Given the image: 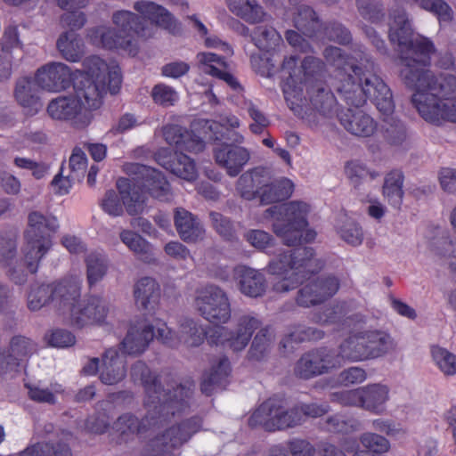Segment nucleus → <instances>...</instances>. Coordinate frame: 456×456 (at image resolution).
I'll list each match as a JSON object with an SVG mask.
<instances>
[{
	"label": "nucleus",
	"mask_w": 456,
	"mask_h": 456,
	"mask_svg": "<svg viewBox=\"0 0 456 456\" xmlns=\"http://www.w3.org/2000/svg\"><path fill=\"white\" fill-rule=\"evenodd\" d=\"M352 58L355 64L335 74V89L338 95L351 106H362L367 99L383 114H391L395 102L390 88L377 76L378 67L370 56L359 46Z\"/></svg>",
	"instance_id": "nucleus-1"
},
{
	"label": "nucleus",
	"mask_w": 456,
	"mask_h": 456,
	"mask_svg": "<svg viewBox=\"0 0 456 456\" xmlns=\"http://www.w3.org/2000/svg\"><path fill=\"white\" fill-rule=\"evenodd\" d=\"M124 171L129 178H119L117 188L128 215L142 213L146 207V191L159 200H168L170 185L160 171L139 163L126 164Z\"/></svg>",
	"instance_id": "nucleus-2"
},
{
	"label": "nucleus",
	"mask_w": 456,
	"mask_h": 456,
	"mask_svg": "<svg viewBox=\"0 0 456 456\" xmlns=\"http://www.w3.org/2000/svg\"><path fill=\"white\" fill-rule=\"evenodd\" d=\"M84 71L73 81L76 99L88 109H98L107 88L111 94L118 93L122 82L118 66H109L102 59L92 55L83 61Z\"/></svg>",
	"instance_id": "nucleus-3"
},
{
	"label": "nucleus",
	"mask_w": 456,
	"mask_h": 456,
	"mask_svg": "<svg viewBox=\"0 0 456 456\" xmlns=\"http://www.w3.org/2000/svg\"><path fill=\"white\" fill-rule=\"evenodd\" d=\"M388 38L396 51L401 65L400 71L411 69L416 65H430L436 47L431 40L415 35L411 20L403 10H395L391 14Z\"/></svg>",
	"instance_id": "nucleus-4"
},
{
	"label": "nucleus",
	"mask_w": 456,
	"mask_h": 456,
	"mask_svg": "<svg viewBox=\"0 0 456 456\" xmlns=\"http://www.w3.org/2000/svg\"><path fill=\"white\" fill-rule=\"evenodd\" d=\"M115 28L98 27L92 31L91 40L105 49H121L131 55L137 53L134 35L149 37L151 29L144 19L129 11H118L112 16Z\"/></svg>",
	"instance_id": "nucleus-5"
},
{
	"label": "nucleus",
	"mask_w": 456,
	"mask_h": 456,
	"mask_svg": "<svg viewBox=\"0 0 456 456\" xmlns=\"http://www.w3.org/2000/svg\"><path fill=\"white\" fill-rule=\"evenodd\" d=\"M429 65H416L411 69L399 71L403 85L415 90L411 96V103L419 111V101H441V104L456 99V77L452 75H436L428 69ZM428 103V102H425Z\"/></svg>",
	"instance_id": "nucleus-6"
},
{
	"label": "nucleus",
	"mask_w": 456,
	"mask_h": 456,
	"mask_svg": "<svg viewBox=\"0 0 456 456\" xmlns=\"http://www.w3.org/2000/svg\"><path fill=\"white\" fill-rule=\"evenodd\" d=\"M130 374L134 382L140 381L144 387V405L167 406L184 399L185 409L189 407V400L194 388L192 382L168 384L164 387L159 379L142 361H137L132 365Z\"/></svg>",
	"instance_id": "nucleus-7"
},
{
	"label": "nucleus",
	"mask_w": 456,
	"mask_h": 456,
	"mask_svg": "<svg viewBox=\"0 0 456 456\" xmlns=\"http://www.w3.org/2000/svg\"><path fill=\"white\" fill-rule=\"evenodd\" d=\"M144 407L146 413L142 419L131 412H125L112 423L111 428L118 436V444L127 443L134 436L143 434L150 428L167 421L175 413L185 410V403L184 399H181L179 403L167 406L159 407V405L152 404L151 406L144 405Z\"/></svg>",
	"instance_id": "nucleus-8"
},
{
	"label": "nucleus",
	"mask_w": 456,
	"mask_h": 456,
	"mask_svg": "<svg viewBox=\"0 0 456 456\" xmlns=\"http://www.w3.org/2000/svg\"><path fill=\"white\" fill-rule=\"evenodd\" d=\"M392 347L389 335L371 330L350 336L340 344L338 353L343 364L345 360L357 362L382 356Z\"/></svg>",
	"instance_id": "nucleus-9"
},
{
	"label": "nucleus",
	"mask_w": 456,
	"mask_h": 456,
	"mask_svg": "<svg viewBox=\"0 0 456 456\" xmlns=\"http://www.w3.org/2000/svg\"><path fill=\"white\" fill-rule=\"evenodd\" d=\"M287 252L291 274L273 284L276 292H288L297 288L305 279L319 272L323 266L321 260L314 257V249L310 247H298Z\"/></svg>",
	"instance_id": "nucleus-10"
},
{
	"label": "nucleus",
	"mask_w": 456,
	"mask_h": 456,
	"mask_svg": "<svg viewBox=\"0 0 456 456\" xmlns=\"http://www.w3.org/2000/svg\"><path fill=\"white\" fill-rule=\"evenodd\" d=\"M194 305L198 313L215 325L227 323L232 317L229 297L224 289L216 285H208L199 290Z\"/></svg>",
	"instance_id": "nucleus-11"
},
{
	"label": "nucleus",
	"mask_w": 456,
	"mask_h": 456,
	"mask_svg": "<svg viewBox=\"0 0 456 456\" xmlns=\"http://www.w3.org/2000/svg\"><path fill=\"white\" fill-rule=\"evenodd\" d=\"M201 426V419L195 416L166 429L160 436L151 440L149 444L152 451L151 456H175L172 451L186 443L200 429Z\"/></svg>",
	"instance_id": "nucleus-12"
},
{
	"label": "nucleus",
	"mask_w": 456,
	"mask_h": 456,
	"mask_svg": "<svg viewBox=\"0 0 456 456\" xmlns=\"http://www.w3.org/2000/svg\"><path fill=\"white\" fill-rule=\"evenodd\" d=\"M228 142L217 143L213 148V157L218 167L224 169L231 177L237 176L250 159V151L240 146L244 137L239 133H232Z\"/></svg>",
	"instance_id": "nucleus-13"
},
{
	"label": "nucleus",
	"mask_w": 456,
	"mask_h": 456,
	"mask_svg": "<svg viewBox=\"0 0 456 456\" xmlns=\"http://www.w3.org/2000/svg\"><path fill=\"white\" fill-rule=\"evenodd\" d=\"M342 365L338 353L327 347H320L305 353L297 361L294 373L302 379L329 373Z\"/></svg>",
	"instance_id": "nucleus-14"
},
{
	"label": "nucleus",
	"mask_w": 456,
	"mask_h": 456,
	"mask_svg": "<svg viewBox=\"0 0 456 456\" xmlns=\"http://www.w3.org/2000/svg\"><path fill=\"white\" fill-rule=\"evenodd\" d=\"M340 287V281L334 275L322 276L303 285L297 292L296 304L309 308L324 303L333 297Z\"/></svg>",
	"instance_id": "nucleus-15"
},
{
	"label": "nucleus",
	"mask_w": 456,
	"mask_h": 456,
	"mask_svg": "<svg viewBox=\"0 0 456 456\" xmlns=\"http://www.w3.org/2000/svg\"><path fill=\"white\" fill-rule=\"evenodd\" d=\"M109 310V304L104 298L91 296L77 304L71 311V324L77 328H83L87 325L102 323Z\"/></svg>",
	"instance_id": "nucleus-16"
},
{
	"label": "nucleus",
	"mask_w": 456,
	"mask_h": 456,
	"mask_svg": "<svg viewBox=\"0 0 456 456\" xmlns=\"http://www.w3.org/2000/svg\"><path fill=\"white\" fill-rule=\"evenodd\" d=\"M82 107L79 100L71 96H60L53 99L46 108L48 115L56 120H69L77 118V127H84L91 122L89 112L81 113Z\"/></svg>",
	"instance_id": "nucleus-17"
},
{
	"label": "nucleus",
	"mask_w": 456,
	"mask_h": 456,
	"mask_svg": "<svg viewBox=\"0 0 456 456\" xmlns=\"http://www.w3.org/2000/svg\"><path fill=\"white\" fill-rule=\"evenodd\" d=\"M37 81L43 90L61 92L69 88L72 82L70 69L62 62H52L38 69Z\"/></svg>",
	"instance_id": "nucleus-18"
},
{
	"label": "nucleus",
	"mask_w": 456,
	"mask_h": 456,
	"mask_svg": "<svg viewBox=\"0 0 456 456\" xmlns=\"http://www.w3.org/2000/svg\"><path fill=\"white\" fill-rule=\"evenodd\" d=\"M154 329V326L146 322L132 324L119 344V350L128 355L142 354L155 337Z\"/></svg>",
	"instance_id": "nucleus-19"
},
{
	"label": "nucleus",
	"mask_w": 456,
	"mask_h": 456,
	"mask_svg": "<svg viewBox=\"0 0 456 456\" xmlns=\"http://www.w3.org/2000/svg\"><path fill=\"white\" fill-rule=\"evenodd\" d=\"M40 89L36 77L34 78L22 77L16 80L14 98L28 115H36L43 107Z\"/></svg>",
	"instance_id": "nucleus-20"
},
{
	"label": "nucleus",
	"mask_w": 456,
	"mask_h": 456,
	"mask_svg": "<svg viewBox=\"0 0 456 456\" xmlns=\"http://www.w3.org/2000/svg\"><path fill=\"white\" fill-rule=\"evenodd\" d=\"M282 403L274 398H269L259 405L248 419L251 428H261L266 432L279 430Z\"/></svg>",
	"instance_id": "nucleus-21"
},
{
	"label": "nucleus",
	"mask_w": 456,
	"mask_h": 456,
	"mask_svg": "<svg viewBox=\"0 0 456 456\" xmlns=\"http://www.w3.org/2000/svg\"><path fill=\"white\" fill-rule=\"evenodd\" d=\"M53 305L60 314L67 313L71 315V311L77 306L80 297V286L73 280H61L52 283Z\"/></svg>",
	"instance_id": "nucleus-22"
},
{
	"label": "nucleus",
	"mask_w": 456,
	"mask_h": 456,
	"mask_svg": "<svg viewBox=\"0 0 456 456\" xmlns=\"http://www.w3.org/2000/svg\"><path fill=\"white\" fill-rule=\"evenodd\" d=\"M338 117L344 128L354 135L369 137L376 131V122L362 110L348 108L340 111Z\"/></svg>",
	"instance_id": "nucleus-23"
},
{
	"label": "nucleus",
	"mask_w": 456,
	"mask_h": 456,
	"mask_svg": "<svg viewBox=\"0 0 456 456\" xmlns=\"http://www.w3.org/2000/svg\"><path fill=\"white\" fill-rule=\"evenodd\" d=\"M309 207L301 201H290L286 204L273 206L265 210V216L276 217L281 224L294 227H306V215Z\"/></svg>",
	"instance_id": "nucleus-24"
},
{
	"label": "nucleus",
	"mask_w": 456,
	"mask_h": 456,
	"mask_svg": "<svg viewBox=\"0 0 456 456\" xmlns=\"http://www.w3.org/2000/svg\"><path fill=\"white\" fill-rule=\"evenodd\" d=\"M156 160L167 170L184 180L191 181L197 176L192 159L182 152L160 151L156 154Z\"/></svg>",
	"instance_id": "nucleus-25"
},
{
	"label": "nucleus",
	"mask_w": 456,
	"mask_h": 456,
	"mask_svg": "<svg viewBox=\"0 0 456 456\" xmlns=\"http://www.w3.org/2000/svg\"><path fill=\"white\" fill-rule=\"evenodd\" d=\"M174 223L177 233L186 243H196L202 240L205 229L200 220L184 208H175Z\"/></svg>",
	"instance_id": "nucleus-26"
},
{
	"label": "nucleus",
	"mask_w": 456,
	"mask_h": 456,
	"mask_svg": "<svg viewBox=\"0 0 456 456\" xmlns=\"http://www.w3.org/2000/svg\"><path fill=\"white\" fill-rule=\"evenodd\" d=\"M59 229V223L53 216H45L37 210L30 211L28 215L27 228L23 238L51 240L52 234Z\"/></svg>",
	"instance_id": "nucleus-27"
},
{
	"label": "nucleus",
	"mask_w": 456,
	"mask_h": 456,
	"mask_svg": "<svg viewBox=\"0 0 456 456\" xmlns=\"http://www.w3.org/2000/svg\"><path fill=\"white\" fill-rule=\"evenodd\" d=\"M425 102L419 101V113L426 121L434 124H439L443 120L456 123V99L444 102L443 104L437 99Z\"/></svg>",
	"instance_id": "nucleus-28"
},
{
	"label": "nucleus",
	"mask_w": 456,
	"mask_h": 456,
	"mask_svg": "<svg viewBox=\"0 0 456 456\" xmlns=\"http://www.w3.org/2000/svg\"><path fill=\"white\" fill-rule=\"evenodd\" d=\"M270 181L269 171L265 167H257L242 174L238 179L237 185L241 191V196L250 200L258 197V191H265Z\"/></svg>",
	"instance_id": "nucleus-29"
},
{
	"label": "nucleus",
	"mask_w": 456,
	"mask_h": 456,
	"mask_svg": "<svg viewBox=\"0 0 456 456\" xmlns=\"http://www.w3.org/2000/svg\"><path fill=\"white\" fill-rule=\"evenodd\" d=\"M275 335L269 326L258 330L247 351L246 360L250 362H264L270 357Z\"/></svg>",
	"instance_id": "nucleus-30"
},
{
	"label": "nucleus",
	"mask_w": 456,
	"mask_h": 456,
	"mask_svg": "<svg viewBox=\"0 0 456 456\" xmlns=\"http://www.w3.org/2000/svg\"><path fill=\"white\" fill-rule=\"evenodd\" d=\"M126 374V362L119 356L118 350L107 349L102 356L101 381L106 385H114L123 380Z\"/></svg>",
	"instance_id": "nucleus-31"
},
{
	"label": "nucleus",
	"mask_w": 456,
	"mask_h": 456,
	"mask_svg": "<svg viewBox=\"0 0 456 456\" xmlns=\"http://www.w3.org/2000/svg\"><path fill=\"white\" fill-rule=\"evenodd\" d=\"M236 273L241 293L251 297H261L265 293L266 281L259 271L247 266H239Z\"/></svg>",
	"instance_id": "nucleus-32"
},
{
	"label": "nucleus",
	"mask_w": 456,
	"mask_h": 456,
	"mask_svg": "<svg viewBox=\"0 0 456 456\" xmlns=\"http://www.w3.org/2000/svg\"><path fill=\"white\" fill-rule=\"evenodd\" d=\"M159 294V285L152 278H142L134 285V299L140 309L148 312L153 310L158 303Z\"/></svg>",
	"instance_id": "nucleus-33"
},
{
	"label": "nucleus",
	"mask_w": 456,
	"mask_h": 456,
	"mask_svg": "<svg viewBox=\"0 0 456 456\" xmlns=\"http://www.w3.org/2000/svg\"><path fill=\"white\" fill-rule=\"evenodd\" d=\"M51 246V240L24 238L23 261L29 273H36L37 272L41 259L48 252Z\"/></svg>",
	"instance_id": "nucleus-34"
},
{
	"label": "nucleus",
	"mask_w": 456,
	"mask_h": 456,
	"mask_svg": "<svg viewBox=\"0 0 456 456\" xmlns=\"http://www.w3.org/2000/svg\"><path fill=\"white\" fill-rule=\"evenodd\" d=\"M230 362L227 357H222L218 360L216 365H213L209 373L204 375L200 389L202 393L210 395L215 387L224 388L226 385V379L230 373Z\"/></svg>",
	"instance_id": "nucleus-35"
},
{
	"label": "nucleus",
	"mask_w": 456,
	"mask_h": 456,
	"mask_svg": "<svg viewBox=\"0 0 456 456\" xmlns=\"http://www.w3.org/2000/svg\"><path fill=\"white\" fill-rule=\"evenodd\" d=\"M136 12L143 16L144 19L151 20L159 27L168 28L173 24L172 14L163 6L151 1H138L134 4Z\"/></svg>",
	"instance_id": "nucleus-36"
},
{
	"label": "nucleus",
	"mask_w": 456,
	"mask_h": 456,
	"mask_svg": "<svg viewBox=\"0 0 456 456\" xmlns=\"http://www.w3.org/2000/svg\"><path fill=\"white\" fill-rule=\"evenodd\" d=\"M310 102L316 111L324 117H331L336 112V99L330 90L322 84L309 89Z\"/></svg>",
	"instance_id": "nucleus-37"
},
{
	"label": "nucleus",
	"mask_w": 456,
	"mask_h": 456,
	"mask_svg": "<svg viewBox=\"0 0 456 456\" xmlns=\"http://www.w3.org/2000/svg\"><path fill=\"white\" fill-rule=\"evenodd\" d=\"M56 46L61 55L68 61L77 62L84 55L83 40L75 32H63L60 35Z\"/></svg>",
	"instance_id": "nucleus-38"
},
{
	"label": "nucleus",
	"mask_w": 456,
	"mask_h": 456,
	"mask_svg": "<svg viewBox=\"0 0 456 456\" xmlns=\"http://www.w3.org/2000/svg\"><path fill=\"white\" fill-rule=\"evenodd\" d=\"M360 407L370 411L380 412L382 405L388 399V389L386 386L373 384L360 388Z\"/></svg>",
	"instance_id": "nucleus-39"
},
{
	"label": "nucleus",
	"mask_w": 456,
	"mask_h": 456,
	"mask_svg": "<svg viewBox=\"0 0 456 456\" xmlns=\"http://www.w3.org/2000/svg\"><path fill=\"white\" fill-rule=\"evenodd\" d=\"M293 183L290 180L283 178L271 182L265 191H258L261 204L269 205L280 202L290 197L293 191Z\"/></svg>",
	"instance_id": "nucleus-40"
},
{
	"label": "nucleus",
	"mask_w": 456,
	"mask_h": 456,
	"mask_svg": "<svg viewBox=\"0 0 456 456\" xmlns=\"http://www.w3.org/2000/svg\"><path fill=\"white\" fill-rule=\"evenodd\" d=\"M119 238L143 262L151 263L154 260L152 246L138 233L131 230H123L119 233Z\"/></svg>",
	"instance_id": "nucleus-41"
},
{
	"label": "nucleus",
	"mask_w": 456,
	"mask_h": 456,
	"mask_svg": "<svg viewBox=\"0 0 456 456\" xmlns=\"http://www.w3.org/2000/svg\"><path fill=\"white\" fill-rule=\"evenodd\" d=\"M385 115L387 117L383 119V123L381 125V134L383 139L389 145H402L408 138V129L405 124L395 117H389V114Z\"/></svg>",
	"instance_id": "nucleus-42"
},
{
	"label": "nucleus",
	"mask_w": 456,
	"mask_h": 456,
	"mask_svg": "<svg viewBox=\"0 0 456 456\" xmlns=\"http://www.w3.org/2000/svg\"><path fill=\"white\" fill-rule=\"evenodd\" d=\"M85 264L87 283L92 288L106 275L109 268L108 260L102 253L93 251L86 256Z\"/></svg>",
	"instance_id": "nucleus-43"
},
{
	"label": "nucleus",
	"mask_w": 456,
	"mask_h": 456,
	"mask_svg": "<svg viewBox=\"0 0 456 456\" xmlns=\"http://www.w3.org/2000/svg\"><path fill=\"white\" fill-rule=\"evenodd\" d=\"M53 304L52 283L34 282L29 285L27 292V306L30 311H39Z\"/></svg>",
	"instance_id": "nucleus-44"
},
{
	"label": "nucleus",
	"mask_w": 456,
	"mask_h": 456,
	"mask_svg": "<svg viewBox=\"0 0 456 456\" xmlns=\"http://www.w3.org/2000/svg\"><path fill=\"white\" fill-rule=\"evenodd\" d=\"M403 175L401 171L394 170L387 174L383 184V195L395 208L400 207L403 191Z\"/></svg>",
	"instance_id": "nucleus-45"
},
{
	"label": "nucleus",
	"mask_w": 456,
	"mask_h": 456,
	"mask_svg": "<svg viewBox=\"0 0 456 456\" xmlns=\"http://www.w3.org/2000/svg\"><path fill=\"white\" fill-rule=\"evenodd\" d=\"M295 27L307 37H313L321 28V22L315 12L307 5H301L294 18Z\"/></svg>",
	"instance_id": "nucleus-46"
},
{
	"label": "nucleus",
	"mask_w": 456,
	"mask_h": 456,
	"mask_svg": "<svg viewBox=\"0 0 456 456\" xmlns=\"http://www.w3.org/2000/svg\"><path fill=\"white\" fill-rule=\"evenodd\" d=\"M18 456H71V452L69 444L61 440L56 444L38 443Z\"/></svg>",
	"instance_id": "nucleus-47"
},
{
	"label": "nucleus",
	"mask_w": 456,
	"mask_h": 456,
	"mask_svg": "<svg viewBox=\"0 0 456 456\" xmlns=\"http://www.w3.org/2000/svg\"><path fill=\"white\" fill-rule=\"evenodd\" d=\"M177 338L187 346H199L205 338L200 327L191 319H183L180 322Z\"/></svg>",
	"instance_id": "nucleus-48"
},
{
	"label": "nucleus",
	"mask_w": 456,
	"mask_h": 456,
	"mask_svg": "<svg viewBox=\"0 0 456 456\" xmlns=\"http://www.w3.org/2000/svg\"><path fill=\"white\" fill-rule=\"evenodd\" d=\"M361 17L371 23H379L385 18L384 4L381 0H354Z\"/></svg>",
	"instance_id": "nucleus-49"
},
{
	"label": "nucleus",
	"mask_w": 456,
	"mask_h": 456,
	"mask_svg": "<svg viewBox=\"0 0 456 456\" xmlns=\"http://www.w3.org/2000/svg\"><path fill=\"white\" fill-rule=\"evenodd\" d=\"M208 216L211 226L223 240L226 241H236L238 240L234 224L229 217L216 211H211Z\"/></svg>",
	"instance_id": "nucleus-50"
},
{
	"label": "nucleus",
	"mask_w": 456,
	"mask_h": 456,
	"mask_svg": "<svg viewBox=\"0 0 456 456\" xmlns=\"http://www.w3.org/2000/svg\"><path fill=\"white\" fill-rule=\"evenodd\" d=\"M250 37L259 49L266 51L277 45L281 40L280 35L273 27L265 25L256 27Z\"/></svg>",
	"instance_id": "nucleus-51"
},
{
	"label": "nucleus",
	"mask_w": 456,
	"mask_h": 456,
	"mask_svg": "<svg viewBox=\"0 0 456 456\" xmlns=\"http://www.w3.org/2000/svg\"><path fill=\"white\" fill-rule=\"evenodd\" d=\"M36 350L37 346L29 338L16 335L10 340L8 352L21 362L32 355Z\"/></svg>",
	"instance_id": "nucleus-52"
},
{
	"label": "nucleus",
	"mask_w": 456,
	"mask_h": 456,
	"mask_svg": "<svg viewBox=\"0 0 456 456\" xmlns=\"http://www.w3.org/2000/svg\"><path fill=\"white\" fill-rule=\"evenodd\" d=\"M21 48L17 27H7L0 39V55L12 58V54L20 52Z\"/></svg>",
	"instance_id": "nucleus-53"
},
{
	"label": "nucleus",
	"mask_w": 456,
	"mask_h": 456,
	"mask_svg": "<svg viewBox=\"0 0 456 456\" xmlns=\"http://www.w3.org/2000/svg\"><path fill=\"white\" fill-rule=\"evenodd\" d=\"M195 128H200L208 134V139L214 141H228V137H232V131L229 128H224V124L210 119H200L195 123Z\"/></svg>",
	"instance_id": "nucleus-54"
},
{
	"label": "nucleus",
	"mask_w": 456,
	"mask_h": 456,
	"mask_svg": "<svg viewBox=\"0 0 456 456\" xmlns=\"http://www.w3.org/2000/svg\"><path fill=\"white\" fill-rule=\"evenodd\" d=\"M433 359L439 370L446 376L456 374V355L448 350L436 346L432 348Z\"/></svg>",
	"instance_id": "nucleus-55"
},
{
	"label": "nucleus",
	"mask_w": 456,
	"mask_h": 456,
	"mask_svg": "<svg viewBox=\"0 0 456 456\" xmlns=\"http://www.w3.org/2000/svg\"><path fill=\"white\" fill-rule=\"evenodd\" d=\"M273 232L282 239L285 245L294 247L303 241V229L305 227H294L289 224H281L277 221L273 224Z\"/></svg>",
	"instance_id": "nucleus-56"
},
{
	"label": "nucleus",
	"mask_w": 456,
	"mask_h": 456,
	"mask_svg": "<svg viewBox=\"0 0 456 456\" xmlns=\"http://www.w3.org/2000/svg\"><path fill=\"white\" fill-rule=\"evenodd\" d=\"M346 174L354 188L367 180H373L379 176L375 171L368 170L363 165L358 162H348L346 166Z\"/></svg>",
	"instance_id": "nucleus-57"
},
{
	"label": "nucleus",
	"mask_w": 456,
	"mask_h": 456,
	"mask_svg": "<svg viewBox=\"0 0 456 456\" xmlns=\"http://www.w3.org/2000/svg\"><path fill=\"white\" fill-rule=\"evenodd\" d=\"M344 308L340 305H329L314 313L313 321L322 325L338 323L343 320Z\"/></svg>",
	"instance_id": "nucleus-58"
},
{
	"label": "nucleus",
	"mask_w": 456,
	"mask_h": 456,
	"mask_svg": "<svg viewBox=\"0 0 456 456\" xmlns=\"http://www.w3.org/2000/svg\"><path fill=\"white\" fill-rule=\"evenodd\" d=\"M100 205L102 210L111 216H119L124 213L125 204L121 194L118 195L113 190L105 192Z\"/></svg>",
	"instance_id": "nucleus-59"
},
{
	"label": "nucleus",
	"mask_w": 456,
	"mask_h": 456,
	"mask_svg": "<svg viewBox=\"0 0 456 456\" xmlns=\"http://www.w3.org/2000/svg\"><path fill=\"white\" fill-rule=\"evenodd\" d=\"M338 233L343 240L352 246L362 244L363 232L357 223L351 219H346L344 224L339 228Z\"/></svg>",
	"instance_id": "nucleus-60"
},
{
	"label": "nucleus",
	"mask_w": 456,
	"mask_h": 456,
	"mask_svg": "<svg viewBox=\"0 0 456 456\" xmlns=\"http://www.w3.org/2000/svg\"><path fill=\"white\" fill-rule=\"evenodd\" d=\"M360 441L363 447L381 456L389 449V442L384 436L375 433H364L361 436Z\"/></svg>",
	"instance_id": "nucleus-61"
},
{
	"label": "nucleus",
	"mask_w": 456,
	"mask_h": 456,
	"mask_svg": "<svg viewBox=\"0 0 456 456\" xmlns=\"http://www.w3.org/2000/svg\"><path fill=\"white\" fill-rule=\"evenodd\" d=\"M289 336L296 342H303L305 340H319L324 337V332L317 328L305 327L301 324L289 326Z\"/></svg>",
	"instance_id": "nucleus-62"
},
{
	"label": "nucleus",
	"mask_w": 456,
	"mask_h": 456,
	"mask_svg": "<svg viewBox=\"0 0 456 456\" xmlns=\"http://www.w3.org/2000/svg\"><path fill=\"white\" fill-rule=\"evenodd\" d=\"M325 35L330 40L340 45H346L352 41L350 31L338 21L330 22L325 28Z\"/></svg>",
	"instance_id": "nucleus-63"
},
{
	"label": "nucleus",
	"mask_w": 456,
	"mask_h": 456,
	"mask_svg": "<svg viewBox=\"0 0 456 456\" xmlns=\"http://www.w3.org/2000/svg\"><path fill=\"white\" fill-rule=\"evenodd\" d=\"M262 322L251 314H242L236 319L235 330L237 333L248 336L251 339L253 333L261 329Z\"/></svg>",
	"instance_id": "nucleus-64"
}]
</instances>
